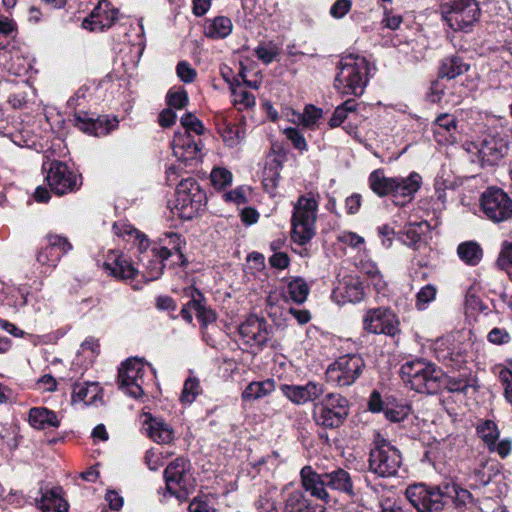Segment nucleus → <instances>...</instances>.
<instances>
[{"label":"nucleus","mask_w":512,"mask_h":512,"mask_svg":"<svg viewBox=\"0 0 512 512\" xmlns=\"http://www.w3.org/2000/svg\"><path fill=\"white\" fill-rule=\"evenodd\" d=\"M370 189L379 197L392 196L395 177H386L382 169H376L370 173L369 178Z\"/></svg>","instance_id":"38"},{"label":"nucleus","mask_w":512,"mask_h":512,"mask_svg":"<svg viewBox=\"0 0 512 512\" xmlns=\"http://www.w3.org/2000/svg\"><path fill=\"white\" fill-rule=\"evenodd\" d=\"M28 422L34 429L47 430L58 428L61 418L46 407H33L28 412Z\"/></svg>","instance_id":"28"},{"label":"nucleus","mask_w":512,"mask_h":512,"mask_svg":"<svg viewBox=\"0 0 512 512\" xmlns=\"http://www.w3.org/2000/svg\"><path fill=\"white\" fill-rule=\"evenodd\" d=\"M100 392V387L94 382H77L73 385L72 399L74 402L93 404Z\"/></svg>","instance_id":"41"},{"label":"nucleus","mask_w":512,"mask_h":512,"mask_svg":"<svg viewBox=\"0 0 512 512\" xmlns=\"http://www.w3.org/2000/svg\"><path fill=\"white\" fill-rule=\"evenodd\" d=\"M86 358L92 361L100 352V345L97 339L94 337L86 338L81 346L80 351Z\"/></svg>","instance_id":"59"},{"label":"nucleus","mask_w":512,"mask_h":512,"mask_svg":"<svg viewBox=\"0 0 512 512\" xmlns=\"http://www.w3.org/2000/svg\"><path fill=\"white\" fill-rule=\"evenodd\" d=\"M184 167L186 166L183 163L177 162L166 169V181L169 186L176 185L179 178H184Z\"/></svg>","instance_id":"64"},{"label":"nucleus","mask_w":512,"mask_h":512,"mask_svg":"<svg viewBox=\"0 0 512 512\" xmlns=\"http://www.w3.org/2000/svg\"><path fill=\"white\" fill-rule=\"evenodd\" d=\"M442 19L453 31L468 33L478 21L480 8L476 0H451L441 5Z\"/></svg>","instance_id":"8"},{"label":"nucleus","mask_w":512,"mask_h":512,"mask_svg":"<svg viewBox=\"0 0 512 512\" xmlns=\"http://www.w3.org/2000/svg\"><path fill=\"white\" fill-rule=\"evenodd\" d=\"M300 481L304 492L308 493L312 498L328 506L336 504V499L327 490L324 473H318L312 466L305 465L300 470Z\"/></svg>","instance_id":"17"},{"label":"nucleus","mask_w":512,"mask_h":512,"mask_svg":"<svg viewBox=\"0 0 512 512\" xmlns=\"http://www.w3.org/2000/svg\"><path fill=\"white\" fill-rule=\"evenodd\" d=\"M469 67V64L459 55H448L440 62L438 76L452 80L467 72Z\"/></svg>","instance_id":"34"},{"label":"nucleus","mask_w":512,"mask_h":512,"mask_svg":"<svg viewBox=\"0 0 512 512\" xmlns=\"http://www.w3.org/2000/svg\"><path fill=\"white\" fill-rule=\"evenodd\" d=\"M230 91L232 103L238 110L248 109L255 105V96L239 80L230 83Z\"/></svg>","instance_id":"40"},{"label":"nucleus","mask_w":512,"mask_h":512,"mask_svg":"<svg viewBox=\"0 0 512 512\" xmlns=\"http://www.w3.org/2000/svg\"><path fill=\"white\" fill-rule=\"evenodd\" d=\"M210 179L215 189L222 190L231 185L233 175L231 171L224 167H215L211 171Z\"/></svg>","instance_id":"48"},{"label":"nucleus","mask_w":512,"mask_h":512,"mask_svg":"<svg viewBox=\"0 0 512 512\" xmlns=\"http://www.w3.org/2000/svg\"><path fill=\"white\" fill-rule=\"evenodd\" d=\"M279 390L293 404L300 406L319 400L325 392V387L322 383L308 381L304 385L281 384Z\"/></svg>","instance_id":"19"},{"label":"nucleus","mask_w":512,"mask_h":512,"mask_svg":"<svg viewBox=\"0 0 512 512\" xmlns=\"http://www.w3.org/2000/svg\"><path fill=\"white\" fill-rule=\"evenodd\" d=\"M239 334L245 345L259 351L270 340L272 329L264 318L252 315L239 326Z\"/></svg>","instance_id":"16"},{"label":"nucleus","mask_w":512,"mask_h":512,"mask_svg":"<svg viewBox=\"0 0 512 512\" xmlns=\"http://www.w3.org/2000/svg\"><path fill=\"white\" fill-rule=\"evenodd\" d=\"M201 393L202 387L200 385V380L195 376H189L184 382L180 395V402L184 405H190Z\"/></svg>","instance_id":"44"},{"label":"nucleus","mask_w":512,"mask_h":512,"mask_svg":"<svg viewBox=\"0 0 512 512\" xmlns=\"http://www.w3.org/2000/svg\"><path fill=\"white\" fill-rule=\"evenodd\" d=\"M356 107L357 103L353 99L346 100L344 103L337 106L329 120V126L331 128L340 126L347 118L348 113L354 112Z\"/></svg>","instance_id":"46"},{"label":"nucleus","mask_w":512,"mask_h":512,"mask_svg":"<svg viewBox=\"0 0 512 512\" xmlns=\"http://www.w3.org/2000/svg\"><path fill=\"white\" fill-rule=\"evenodd\" d=\"M444 78H440L438 76V79L433 81L429 87V90L426 94L427 100L431 103H438L442 100L444 96V92L446 89V86L443 83Z\"/></svg>","instance_id":"56"},{"label":"nucleus","mask_w":512,"mask_h":512,"mask_svg":"<svg viewBox=\"0 0 512 512\" xmlns=\"http://www.w3.org/2000/svg\"><path fill=\"white\" fill-rule=\"evenodd\" d=\"M190 462L179 457L169 463L164 470L166 491L180 501L187 499L191 489L194 487V479L190 474Z\"/></svg>","instance_id":"11"},{"label":"nucleus","mask_w":512,"mask_h":512,"mask_svg":"<svg viewBox=\"0 0 512 512\" xmlns=\"http://www.w3.org/2000/svg\"><path fill=\"white\" fill-rule=\"evenodd\" d=\"M74 124L81 131L87 134L101 137L116 129L118 126V120L116 118H94L93 115L85 111H76L74 113Z\"/></svg>","instance_id":"21"},{"label":"nucleus","mask_w":512,"mask_h":512,"mask_svg":"<svg viewBox=\"0 0 512 512\" xmlns=\"http://www.w3.org/2000/svg\"><path fill=\"white\" fill-rule=\"evenodd\" d=\"M256 57L265 64H270L279 55V48L273 42L261 43L255 49Z\"/></svg>","instance_id":"52"},{"label":"nucleus","mask_w":512,"mask_h":512,"mask_svg":"<svg viewBox=\"0 0 512 512\" xmlns=\"http://www.w3.org/2000/svg\"><path fill=\"white\" fill-rule=\"evenodd\" d=\"M349 414V402L339 393H328L314 403L312 417L317 425L326 429L339 427Z\"/></svg>","instance_id":"7"},{"label":"nucleus","mask_w":512,"mask_h":512,"mask_svg":"<svg viewBox=\"0 0 512 512\" xmlns=\"http://www.w3.org/2000/svg\"><path fill=\"white\" fill-rule=\"evenodd\" d=\"M434 137L438 143L453 144L457 141V119L453 114L443 113L432 124Z\"/></svg>","instance_id":"24"},{"label":"nucleus","mask_w":512,"mask_h":512,"mask_svg":"<svg viewBox=\"0 0 512 512\" xmlns=\"http://www.w3.org/2000/svg\"><path fill=\"white\" fill-rule=\"evenodd\" d=\"M181 124L184 128L183 131H187L188 133L192 131L197 135H201L204 132L202 122L191 113H186L181 117Z\"/></svg>","instance_id":"55"},{"label":"nucleus","mask_w":512,"mask_h":512,"mask_svg":"<svg viewBox=\"0 0 512 512\" xmlns=\"http://www.w3.org/2000/svg\"><path fill=\"white\" fill-rule=\"evenodd\" d=\"M191 300L188 302V307L193 309L196 313V317L203 326H207L216 321L217 316L214 310L207 307L205 298L202 292L198 289L191 290Z\"/></svg>","instance_id":"33"},{"label":"nucleus","mask_w":512,"mask_h":512,"mask_svg":"<svg viewBox=\"0 0 512 512\" xmlns=\"http://www.w3.org/2000/svg\"><path fill=\"white\" fill-rule=\"evenodd\" d=\"M310 288L306 281L300 277L292 278L287 282L283 296L296 304H302L307 300Z\"/></svg>","instance_id":"39"},{"label":"nucleus","mask_w":512,"mask_h":512,"mask_svg":"<svg viewBox=\"0 0 512 512\" xmlns=\"http://www.w3.org/2000/svg\"><path fill=\"white\" fill-rule=\"evenodd\" d=\"M337 293L344 302L358 303L365 296L363 283L357 277L348 276L340 282Z\"/></svg>","instance_id":"32"},{"label":"nucleus","mask_w":512,"mask_h":512,"mask_svg":"<svg viewBox=\"0 0 512 512\" xmlns=\"http://www.w3.org/2000/svg\"><path fill=\"white\" fill-rule=\"evenodd\" d=\"M402 465V455L398 448L392 445L379 432H375L373 447L369 452L368 469L380 478H390L397 475Z\"/></svg>","instance_id":"6"},{"label":"nucleus","mask_w":512,"mask_h":512,"mask_svg":"<svg viewBox=\"0 0 512 512\" xmlns=\"http://www.w3.org/2000/svg\"><path fill=\"white\" fill-rule=\"evenodd\" d=\"M508 152V140L499 133H489L484 136L478 149L481 165L495 166Z\"/></svg>","instance_id":"18"},{"label":"nucleus","mask_w":512,"mask_h":512,"mask_svg":"<svg viewBox=\"0 0 512 512\" xmlns=\"http://www.w3.org/2000/svg\"><path fill=\"white\" fill-rule=\"evenodd\" d=\"M244 131L238 125L227 124L221 130V137L228 147H235L244 139Z\"/></svg>","instance_id":"47"},{"label":"nucleus","mask_w":512,"mask_h":512,"mask_svg":"<svg viewBox=\"0 0 512 512\" xmlns=\"http://www.w3.org/2000/svg\"><path fill=\"white\" fill-rule=\"evenodd\" d=\"M499 380L504 387V397L512 405V371L508 368H502L499 372Z\"/></svg>","instance_id":"61"},{"label":"nucleus","mask_w":512,"mask_h":512,"mask_svg":"<svg viewBox=\"0 0 512 512\" xmlns=\"http://www.w3.org/2000/svg\"><path fill=\"white\" fill-rule=\"evenodd\" d=\"M364 368L365 361L361 355H342L327 367L326 380L338 387L350 386L362 375Z\"/></svg>","instance_id":"10"},{"label":"nucleus","mask_w":512,"mask_h":512,"mask_svg":"<svg viewBox=\"0 0 512 512\" xmlns=\"http://www.w3.org/2000/svg\"><path fill=\"white\" fill-rule=\"evenodd\" d=\"M145 363L137 357L128 358L119 368V388L130 397L138 399L144 395Z\"/></svg>","instance_id":"12"},{"label":"nucleus","mask_w":512,"mask_h":512,"mask_svg":"<svg viewBox=\"0 0 512 512\" xmlns=\"http://www.w3.org/2000/svg\"><path fill=\"white\" fill-rule=\"evenodd\" d=\"M430 228L427 221L409 223L404 226L400 235L401 242L413 249H419L423 244V235Z\"/></svg>","instance_id":"31"},{"label":"nucleus","mask_w":512,"mask_h":512,"mask_svg":"<svg viewBox=\"0 0 512 512\" xmlns=\"http://www.w3.org/2000/svg\"><path fill=\"white\" fill-rule=\"evenodd\" d=\"M61 258L62 256L48 245L39 249L36 254L37 262L45 269V271L55 268Z\"/></svg>","instance_id":"45"},{"label":"nucleus","mask_w":512,"mask_h":512,"mask_svg":"<svg viewBox=\"0 0 512 512\" xmlns=\"http://www.w3.org/2000/svg\"><path fill=\"white\" fill-rule=\"evenodd\" d=\"M363 329L368 333L384 334L390 337L400 332L396 314L387 307L369 309L363 316Z\"/></svg>","instance_id":"15"},{"label":"nucleus","mask_w":512,"mask_h":512,"mask_svg":"<svg viewBox=\"0 0 512 512\" xmlns=\"http://www.w3.org/2000/svg\"><path fill=\"white\" fill-rule=\"evenodd\" d=\"M480 205L486 218L494 223L512 218V199L500 188L490 187L484 191Z\"/></svg>","instance_id":"13"},{"label":"nucleus","mask_w":512,"mask_h":512,"mask_svg":"<svg viewBox=\"0 0 512 512\" xmlns=\"http://www.w3.org/2000/svg\"><path fill=\"white\" fill-rule=\"evenodd\" d=\"M62 489L54 487L42 493L37 507L41 512H68L69 505L62 497Z\"/></svg>","instance_id":"29"},{"label":"nucleus","mask_w":512,"mask_h":512,"mask_svg":"<svg viewBox=\"0 0 512 512\" xmlns=\"http://www.w3.org/2000/svg\"><path fill=\"white\" fill-rule=\"evenodd\" d=\"M323 111L316 106L309 104L304 108L303 113L298 114V120L306 128H314L320 118H322Z\"/></svg>","instance_id":"49"},{"label":"nucleus","mask_w":512,"mask_h":512,"mask_svg":"<svg viewBox=\"0 0 512 512\" xmlns=\"http://www.w3.org/2000/svg\"><path fill=\"white\" fill-rule=\"evenodd\" d=\"M276 389L274 379L268 378L263 381H253L249 383L241 394L243 401H255L270 395Z\"/></svg>","instance_id":"36"},{"label":"nucleus","mask_w":512,"mask_h":512,"mask_svg":"<svg viewBox=\"0 0 512 512\" xmlns=\"http://www.w3.org/2000/svg\"><path fill=\"white\" fill-rule=\"evenodd\" d=\"M457 255L466 265L476 266L483 257V250L476 241H465L458 245Z\"/></svg>","instance_id":"42"},{"label":"nucleus","mask_w":512,"mask_h":512,"mask_svg":"<svg viewBox=\"0 0 512 512\" xmlns=\"http://www.w3.org/2000/svg\"><path fill=\"white\" fill-rule=\"evenodd\" d=\"M167 103L170 108H184L188 103L187 92L184 89L170 90L167 94Z\"/></svg>","instance_id":"54"},{"label":"nucleus","mask_w":512,"mask_h":512,"mask_svg":"<svg viewBox=\"0 0 512 512\" xmlns=\"http://www.w3.org/2000/svg\"><path fill=\"white\" fill-rule=\"evenodd\" d=\"M405 496L418 512H440L450 503L459 507L471 499V493L467 489L453 482H444L438 486L411 484L406 488Z\"/></svg>","instance_id":"1"},{"label":"nucleus","mask_w":512,"mask_h":512,"mask_svg":"<svg viewBox=\"0 0 512 512\" xmlns=\"http://www.w3.org/2000/svg\"><path fill=\"white\" fill-rule=\"evenodd\" d=\"M232 29V21L226 16L207 19L204 25V33L211 39H224L231 34Z\"/></svg>","instance_id":"35"},{"label":"nucleus","mask_w":512,"mask_h":512,"mask_svg":"<svg viewBox=\"0 0 512 512\" xmlns=\"http://www.w3.org/2000/svg\"><path fill=\"white\" fill-rule=\"evenodd\" d=\"M143 429L154 442L158 444L170 443L174 438L173 429L162 418L146 415Z\"/></svg>","instance_id":"27"},{"label":"nucleus","mask_w":512,"mask_h":512,"mask_svg":"<svg viewBox=\"0 0 512 512\" xmlns=\"http://www.w3.org/2000/svg\"><path fill=\"white\" fill-rule=\"evenodd\" d=\"M46 180L57 195L76 192L82 185V178L66 163L54 160L50 163Z\"/></svg>","instance_id":"14"},{"label":"nucleus","mask_w":512,"mask_h":512,"mask_svg":"<svg viewBox=\"0 0 512 512\" xmlns=\"http://www.w3.org/2000/svg\"><path fill=\"white\" fill-rule=\"evenodd\" d=\"M163 455L156 449H149L145 453V464L148 469L151 471H157L160 467L164 465Z\"/></svg>","instance_id":"60"},{"label":"nucleus","mask_w":512,"mask_h":512,"mask_svg":"<svg viewBox=\"0 0 512 512\" xmlns=\"http://www.w3.org/2000/svg\"><path fill=\"white\" fill-rule=\"evenodd\" d=\"M282 512H316V506L306 498L303 491L294 490L285 495Z\"/></svg>","instance_id":"37"},{"label":"nucleus","mask_w":512,"mask_h":512,"mask_svg":"<svg viewBox=\"0 0 512 512\" xmlns=\"http://www.w3.org/2000/svg\"><path fill=\"white\" fill-rule=\"evenodd\" d=\"M284 134L291 141L295 149L300 151L307 150V142L303 134L295 127H288L284 130Z\"/></svg>","instance_id":"58"},{"label":"nucleus","mask_w":512,"mask_h":512,"mask_svg":"<svg viewBox=\"0 0 512 512\" xmlns=\"http://www.w3.org/2000/svg\"><path fill=\"white\" fill-rule=\"evenodd\" d=\"M395 181L392 197L410 200L420 189L422 177L418 173L412 172L407 177H395Z\"/></svg>","instance_id":"30"},{"label":"nucleus","mask_w":512,"mask_h":512,"mask_svg":"<svg viewBox=\"0 0 512 512\" xmlns=\"http://www.w3.org/2000/svg\"><path fill=\"white\" fill-rule=\"evenodd\" d=\"M337 239L339 242L348 245L354 249H361L364 245L365 241L364 238L360 235H358L355 232L351 231H342L337 236Z\"/></svg>","instance_id":"57"},{"label":"nucleus","mask_w":512,"mask_h":512,"mask_svg":"<svg viewBox=\"0 0 512 512\" xmlns=\"http://www.w3.org/2000/svg\"><path fill=\"white\" fill-rule=\"evenodd\" d=\"M171 147L177 162H181L185 166H193L198 161L201 147L187 131H176Z\"/></svg>","instance_id":"20"},{"label":"nucleus","mask_w":512,"mask_h":512,"mask_svg":"<svg viewBox=\"0 0 512 512\" xmlns=\"http://www.w3.org/2000/svg\"><path fill=\"white\" fill-rule=\"evenodd\" d=\"M324 481L327 485V490L330 489L332 491L345 494L349 498H354L356 496L352 477L350 473L343 468L324 472Z\"/></svg>","instance_id":"25"},{"label":"nucleus","mask_w":512,"mask_h":512,"mask_svg":"<svg viewBox=\"0 0 512 512\" xmlns=\"http://www.w3.org/2000/svg\"><path fill=\"white\" fill-rule=\"evenodd\" d=\"M476 434L486 447L499 440L500 430L493 420H480L476 425Z\"/></svg>","instance_id":"43"},{"label":"nucleus","mask_w":512,"mask_h":512,"mask_svg":"<svg viewBox=\"0 0 512 512\" xmlns=\"http://www.w3.org/2000/svg\"><path fill=\"white\" fill-rule=\"evenodd\" d=\"M400 373L402 380L419 393H437L444 384L442 369L422 358L405 362Z\"/></svg>","instance_id":"4"},{"label":"nucleus","mask_w":512,"mask_h":512,"mask_svg":"<svg viewBox=\"0 0 512 512\" xmlns=\"http://www.w3.org/2000/svg\"><path fill=\"white\" fill-rule=\"evenodd\" d=\"M319 201V193L310 191L293 204L291 238L296 244L305 245L315 236Z\"/></svg>","instance_id":"3"},{"label":"nucleus","mask_w":512,"mask_h":512,"mask_svg":"<svg viewBox=\"0 0 512 512\" xmlns=\"http://www.w3.org/2000/svg\"><path fill=\"white\" fill-rule=\"evenodd\" d=\"M160 248L156 249L162 259H168L170 256L176 254L179 262L184 263L183 248L185 247V240L181 234L166 231L158 238Z\"/></svg>","instance_id":"26"},{"label":"nucleus","mask_w":512,"mask_h":512,"mask_svg":"<svg viewBox=\"0 0 512 512\" xmlns=\"http://www.w3.org/2000/svg\"><path fill=\"white\" fill-rule=\"evenodd\" d=\"M411 412L407 404H387L384 409L385 417L391 422L403 421Z\"/></svg>","instance_id":"51"},{"label":"nucleus","mask_w":512,"mask_h":512,"mask_svg":"<svg viewBox=\"0 0 512 512\" xmlns=\"http://www.w3.org/2000/svg\"><path fill=\"white\" fill-rule=\"evenodd\" d=\"M104 270L114 278L121 280L134 279L138 270L122 254L116 251H109L103 263Z\"/></svg>","instance_id":"23"},{"label":"nucleus","mask_w":512,"mask_h":512,"mask_svg":"<svg viewBox=\"0 0 512 512\" xmlns=\"http://www.w3.org/2000/svg\"><path fill=\"white\" fill-rule=\"evenodd\" d=\"M489 452L497 453L502 459H505L511 454L512 451V439L504 438L501 441L494 442V445L487 447Z\"/></svg>","instance_id":"62"},{"label":"nucleus","mask_w":512,"mask_h":512,"mask_svg":"<svg viewBox=\"0 0 512 512\" xmlns=\"http://www.w3.org/2000/svg\"><path fill=\"white\" fill-rule=\"evenodd\" d=\"M113 230L116 235L126 238L127 241L136 245L139 253L143 254V256L139 258V261L143 262V266L145 268L142 272V276L145 281L150 282L160 278L165 266L163 263L165 259H162L159 256V253L155 248L150 251L151 255L145 254L150 245L147 236L130 224L122 222L115 223L113 225Z\"/></svg>","instance_id":"5"},{"label":"nucleus","mask_w":512,"mask_h":512,"mask_svg":"<svg viewBox=\"0 0 512 512\" xmlns=\"http://www.w3.org/2000/svg\"><path fill=\"white\" fill-rule=\"evenodd\" d=\"M117 13L109 1L101 0L90 16L83 21V27L91 31L109 28L117 19Z\"/></svg>","instance_id":"22"},{"label":"nucleus","mask_w":512,"mask_h":512,"mask_svg":"<svg viewBox=\"0 0 512 512\" xmlns=\"http://www.w3.org/2000/svg\"><path fill=\"white\" fill-rule=\"evenodd\" d=\"M206 202V193L194 178H183L177 184L175 208L181 218H194L205 207Z\"/></svg>","instance_id":"9"},{"label":"nucleus","mask_w":512,"mask_h":512,"mask_svg":"<svg viewBox=\"0 0 512 512\" xmlns=\"http://www.w3.org/2000/svg\"><path fill=\"white\" fill-rule=\"evenodd\" d=\"M45 238L47 240V245L57 251L61 256H64L72 250V244L62 235L49 233Z\"/></svg>","instance_id":"53"},{"label":"nucleus","mask_w":512,"mask_h":512,"mask_svg":"<svg viewBox=\"0 0 512 512\" xmlns=\"http://www.w3.org/2000/svg\"><path fill=\"white\" fill-rule=\"evenodd\" d=\"M375 70L364 56L347 54L337 64L334 87L343 95L361 96Z\"/></svg>","instance_id":"2"},{"label":"nucleus","mask_w":512,"mask_h":512,"mask_svg":"<svg viewBox=\"0 0 512 512\" xmlns=\"http://www.w3.org/2000/svg\"><path fill=\"white\" fill-rule=\"evenodd\" d=\"M436 294L437 289L434 285H425L416 294L415 307L420 311L425 310L435 300Z\"/></svg>","instance_id":"50"},{"label":"nucleus","mask_w":512,"mask_h":512,"mask_svg":"<svg viewBox=\"0 0 512 512\" xmlns=\"http://www.w3.org/2000/svg\"><path fill=\"white\" fill-rule=\"evenodd\" d=\"M176 72L178 77L185 83H191L196 78V70L186 61L177 64Z\"/></svg>","instance_id":"63"}]
</instances>
